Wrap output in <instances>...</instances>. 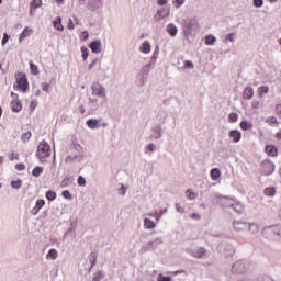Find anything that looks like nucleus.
Here are the masks:
<instances>
[{
    "mask_svg": "<svg viewBox=\"0 0 281 281\" xmlns=\"http://www.w3.org/2000/svg\"><path fill=\"white\" fill-rule=\"evenodd\" d=\"M217 199H223L225 201V207H233L237 214H243V212H245V206H243L240 202H234L229 196L217 195Z\"/></svg>",
    "mask_w": 281,
    "mask_h": 281,
    "instance_id": "f257e3e1",
    "label": "nucleus"
},
{
    "mask_svg": "<svg viewBox=\"0 0 281 281\" xmlns=\"http://www.w3.org/2000/svg\"><path fill=\"white\" fill-rule=\"evenodd\" d=\"M249 269V261L247 260H237L232 266V273L235 276H243V273H247V270Z\"/></svg>",
    "mask_w": 281,
    "mask_h": 281,
    "instance_id": "f03ea898",
    "label": "nucleus"
},
{
    "mask_svg": "<svg viewBox=\"0 0 281 281\" xmlns=\"http://www.w3.org/2000/svg\"><path fill=\"white\" fill-rule=\"evenodd\" d=\"M52 155V148L49 147V144H47L45 140L40 143L37 146L36 157L38 159H45Z\"/></svg>",
    "mask_w": 281,
    "mask_h": 281,
    "instance_id": "7ed1b4c3",
    "label": "nucleus"
},
{
    "mask_svg": "<svg viewBox=\"0 0 281 281\" xmlns=\"http://www.w3.org/2000/svg\"><path fill=\"white\" fill-rule=\"evenodd\" d=\"M15 80H16V87L25 93L27 91L29 82H27V77H25V74L20 72L15 74Z\"/></svg>",
    "mask_w": 281,
    "mask_h": 281,
    "instance_id": "20e7f679",
    "label": "nucleus"
},
{
    "mask_svg": "<svg viewBox=\"0 0 281 281\" xmlns=\"http://www.w3.org/2000/svg\"><path fill=\"white\" fill-rule=\"evenodd\" d=\"M276 170V165L270 160H263L261 162L260 172L261 175H265V177H269V175H273V171Z\"/></svg>",
    "mask_w": 281,
    "mask_h": 281,
    "instance_id": "39448f33",
    "label": "nucleus"
},
{
    "mask_svg": "<svg viewBox=\"0 0 281 281\" xmlns=\"http://www.w3.org/2000/svg\"><path fill=\"white\" fill-rule=\"evenodd\" d=\"M186 251L187 254H190V256H192L193 258L203 259L207 256V249L203 247H199L196 249L187 248Z\"/></svg>",
    "mask_w": 281,
    "mask_h": 281,
    "instance_id": "423d86ee",
    "label": "nucleus"
},
{
    "mask_svg": "<svg viewBox=\"0 0 281 281\" xmlns=\"http://www.w3.org/2000/svg\"><path fill=\"white\" fill-rule=\"evenodd\" d=\"M164 243V239L161 237H158L154 240L148 241L146 245L142 246L140 251L145 254V251L150 250V248L156 249V247H159Z\"/></svg>",
    "mask_w": 281,
    "mask_h": 281,
    "instance_id": "0eeeda50",
    "label": "nucleus"
},
{
    "mask_svg": "<svg viewBox=\"0 0 281 281\" xmlns=\"http://www.w3.org/2000/svg\"><path fill=\"white\" fill-rule=\"evenodd\" d=\"M92 95H97L98 98H106V93L104 92V88L100 82H93L91 85Z\"/></svg>",
    "mask_w": 281,
    "mask_h": 281,
    "instance_id": "6e6552de",
    "label": "nucleus"
},
{
    "mask_svg": "<svg viewBox=\"0 0 281 281\" xmlns=\"http://www.w3.org/2000/svg\"><path fill=\"white\" fill-rule=\"evenodd\" d=\"M11 95L13 98L11 102V110L13 111V113H19L21 109H23V103H21V101L19 100V94L11 92Z\"/></svg>",
    "mask_w": 281,
    "mask_h": 281,
    "instance_id": "1a4fd4ad",
    "label": "nucleus"
},
{
    "mask_svg": "<svg viewBox=\"0 0 281 281\" xmlns=\"http://www.w3.org/2000/svg\"><path fill=\"white\" fill-rule=\"evenodd\" d=\"M199 30V24L196 21L191 20L189 22H186L184 24V34L190 35L192 32H196Z\"/></svg>",
    "mask_w": 281,
    "mask_h": 281,
    "instance_id": "9d476101",
    "label": "nucleus"
},
{
    "mask_svg": "<svg viewBox=\"0 0 281 281\" xmlns=\"http://www.w3.org/2000/svg\"><path fill=\"white\" fill-rule=\"evenodd\" d=\"M248 227H249L248 222H243V221H234L233 222V229H235V232H237V233L247 232Z\"/></svg>",
    "mask_w": 281,
    "mask_h": 281,
    "instance_id": "9b49d317",
    "label": "nucleus"
},
{
    "mask_svg": "<svg viewBox=\"0 0 281 281\" xmlns=\"http://www.w3.org/2000/svg\"><path fill=\"white\" fill-rule=\"evenodd\" d=\"M168 16H170V9L162 8L157 11V13L154 15V19L155 21L159 22L164 19H168Z\"/></svg>",
    "mask_w": 281,
    "mask_h": 281,
    "instance_id": "f8f14e48",
    "label": "nucleus"
},
{
    "mask_svg": "<svg viewBox=\"0 0 281 281\" xmlns=\"http://www.w3.org/2000/svg\"><path fill=\"white\" fill-rule=\"evenodd\" d=\"M92 54H102V41L95 40L89 44Z\"/></svg>",
    "mask_w": 281,
    "mask_h": 281,
    "instance_id": "ddd939ff",
    "label": "nucleus"
},
{
    "mask_svg": "<svg viewBox=\"0 0 281 281\" xmlns=\"http://www.w3.org/2000/svg\"><path fill=\"white\" fill-rule=\"evenodd\" d=\"M225 258H232L234 254H236V249L232 246V244H223L222 246Z\"/></svg>",
    "mask_w": 281,
    "mask_h": 281,
    "instance_id": "4468645a",
    "label": "nucleus"
},
{
    "mask_svg": "<svg viewBox=\"0 0 281 281\" xmlns=\"http://www.w3.org/2000/svg\"><path fill=\"white\" fill-rule=\"evenodd\" d=\"M45 206V200L40 199L36 201L35 206L31 210V214L33 216H36V214H38V212H41V210Z\"/></svg>",
    "mask_w": 281,
    "mask_h": 281,
    "instance_id": "2eb2a0df",
    "label": "nucleus"
},
{
    "mask_svg": "<svg viewBox=\"0 0 281 281\" xmlns=\"http://www.w3.org/2000/svg\"><path fill=\"white\" fill-rule=\"evenodd\" d=\"M229 137L233 139L235 144H238V142L241 139L243 134L238 132L237 130H233L229 132Z\"/></svg>",
    "mask_w": 281,
    "mask_h": 281,
    "instance_id": "dca6fc26",
    "label": "nucleus"
},
{
    "mask_svg": "<svg viewBox=\"0 0 281 281\" xmlns=\"http://www.w3.org/2000/svg\"><path fill=\"white\" fill-rule=\"evenodd\" d=\"M166 31L169 33L171 38H175V36H177V34L179 32V29H177V25L170 23L167 25Z\"/></svg>",
    "mask_w": 281,
    "mask_h": 281,
    "instance_id": "f3484780",
    "label": "nucleus"
},
{
    "mask_svg": "<svg viewBox=\"0 0 281 281\" xmlns=\"http://www.w3.org/2000/svg\"><path fill=\"white\" fill-rule=\"evenodd\" d=\"M155 150H157V145H155V143H149L145 146V155L148 157H153V153H155Z\"/></svg>",
    "mask_w": 281,
    "mask_h": 281,
    "instance_id": "a211bd4d",
    "label": "nucleus"
},
{
    "mask_svg": "<svg viewBox=\"0 0 281 281\" xmlns=\"http://www.w3.org/2000/svg\"><path fill=\"white\" fill-rule=\"evenodd\" d=\"M243 98L244 100H251V98H254V88L250 86L246 87L244 89Z\"/></svg>",
    "mask_w": 281,
    "mask_h": 281,
    "instance_id": "6ab92c4d",
    "label": "nucleus"
},
{
    "mask_svg": "<svg viewBox=\"0 0 281 281\" xmlns=\"http://www.w3.org/2000/svg\"><path fill=\"white\" fill-rule=\"evenodd\" d=\"M266 153H268L269 157H278V147L273 145H267Z\"/></svg>",
    "mask_w": 281,
    "mask_h": 281,
    "instance_id": "aec40b11",
    "label": "nucleus"
},
{
    "mask_svg": "<svg viewBox=\"0 0 281 281\" xmlns=\"http://www.w3.org/2000/svg\"><path fill=\"white\" fill-rule=\"evenodd\" d=\"M53 25L58 32H63L65 30L63 26V18L60 16H57V19L53 22Z\"/></svg>",
    "mask_w": 281,
    "mask_h": 281,
    "instance_id": "412c9836",
    "label": "nucleus"
},
{
    "mask_svg": "<svg viewBox=\"0 0 281 281\" xmlns=\"http://www.w3.org/2000/svg\"><path fill=\"white\" fill-rule=\"evenodd\" d=\"M87 126L89 128H100V121L99 120L89 119L87 121Z\"/></svg>",
    "mask_w": 281,
    "mask_h": 281,
    "instance_id": "4be33fe9",
    "label": "nucleus"
},
{
    "mask_svg": "<svg viewBox=\"0 0 281 281\" xmlns=\"http://www.w3.org/2000/svg\"><path fill=\"white\" fill-rule=\"evenodd\" d=\"M89 260H90V263H91V267H90L89 271H91V269L93 267H95V265H98V254L97 252H91Z\"/></svg>",
    "mask_w": 281,
    "mask_h": 281,
    "instance_id": "5701e85b",
    "label": "nucleus"
},
{
    "mask_svg": "<svg viewBox=\"0 0 281 281\" xmlns=\"http://www.w3.org/2000/svg\"><path fill=\"white\" fill-rule=\"evenodd\" d=\"M140 52L143 54H150V42L145 41L140 46Z\"/></svg>",
    "mask_w": 281,
    "mask_h": 281,
    "instance_id": "b1692460",
    "label": "nucleus"
},
{
    "mask_svg": "<svg viewBox=\"0 0 281 281\" xmlns=\"http://www.w3.org/2000/svg\"><path fill=\"white\" fill-rule=\"evenodd\" d=\"M144 225H145L146 229H155V227H156V224L150 218H145Z\"/></svg>",
    "mask_w": 281,
    "mask_h": 281,
    "instance_id": "393cba45",
    "label": "nucleus"
},
{
    "mask_svg": "<svg viewBox=\"0 0 281 281\" xmlns=\"http://www.w3.org/2000/svg\"><path fill=\"white\" fill-rule=\"evenodd\" d=\"M220 177H221V170H218V168H213L211 170V179L213 181H216Z\"/></svg>",
    "mask_w": 281,
    "mask_h": 281,
    "instance_id": "a878e982",
    "label": "nucleus"
},
{
    "mask_svg": "<svg viewBox=\"0 0 281 281\" xmlns=\"http://www.w3.org/2000/svg\"><path fill=\"white\" fill-rule=\"evenodd\" d=\"M46 258L49 260H56L58 258V251L56 249L52 248L48 254L46 255Z\"/></svg>",
    "mask_w": 281,
    "mask_h": 281,
    "instance_id": "bb28decb",
    "label": "nucleus"
},
{
    "mask_svg": "<svg viewBox=\"0 0 281 281\" xmlns=\"http://www.w3.org/2000/svg\"><path fill=\"white\" fill-rule=\"evenodd\" d=\"M74 183V179L66 177L61 182H60V188H68V186H71Z\"/></svg>",
    "mask_w": 281,
    "mask_h": 281,
    "instance_id": "cd10ccee",
    "label": "nucleus"
},
{
    "mask_svg": "<svg viewBox=\"0 0 281 281\" xmlns=\"http://www.w3.org/2000/svg\"><path fill=\"white\" fill-rule=\"evenodd\" d=\"M266 232H269L270 234H273V236H280L281 228L278 227V226L269 227V228L266 229Z\"/></svg>",
    "mask_w": 281,
    "mask_h": 281,
    "instance_id": "c85d7f7f",
    "label": "nucleus"
},
{
    "mask_svg": "<svg viewBox=\"0 0 281 281\" xmlns=\"http://www.w3.org/2000/svg\"><path fill=\"white\" fill-rule=\"evenodd\" d=\"M241 131H251L252 128V124L247 122V121H243L240 124H239Z\"/></svg>",
    "mask_w": 281,
    "mask_h": 281,
    "instance_id": "c756f323",
    "label": "nucleus"
},
{
    "mask_svg": "<svg viewBox=\"0 0 281 281\" xmlns=\"http://www.w3.org/2000/svg\"><path fill=\"white\" fill-rule=\"evenodd\" d=\"M205 45H216V36L207 35L205 37Z\"/></svg>",
    "mask_w": 281,
    "mask_h": 281,
    "instance_id": "7c9ffc66",
    "label": "nucleus"
},
{
    "mask_svg": "<svg viewBox=\"0 0 281 281\" xmlns=\"http://www.w3.org/2000/svg\"><path fill=\"white\" fill-rule=\"evenodd\" d=\"M21 186H23V180L21 179L11 181V188L14 190H19Z\"/></svg>",
    "mask_w": 281,
    "mask_h": 281,
    "instance_id": "2f4dec72",
    "label": "nucleus"
},
{
    "mask_svg": "<svg viewBox=\"0 0 281 281\" xmlns=\"http://www.w3.org/2000/svg\"><path fill=\"white\" fill-rule=\"evenodd\" d=\"M70 148H71L72 150H76V151L79 153V154H83V153H82L83 148L80 146L79 143L72 142Z\"/></svg>",
    "mask_w": 281,
    "mask_h": 281,
    "instance_id": "473e14b6",
    "label": "nucleus"
},
{
    "mask_svg": "<svg viewBox=\"0 0 281 281\" xmlns=\"http://www.w3.org/2000/svg\"><path fill=\"white\" fill-rule=\"evenodd\" d=\"M30 69H31V74H33V76H38V66H36V64L30 61Z\"/></svg>",
    "mask_w": 281,
    "mask_h": 281,
    "instance_id": "72a5a7b5",
    "label": "nucleus"
},
{
    "mask_svg": "<svg viewBox=\"0 0 281 281\" xmlns=\"http://www.w3.org/2000/svg\"><path fill=\"white\" fill-rule=\"evenodd\" d=\"M258 225L248 223L247 232H251L252 234H258Z\"/></svg>",
    "mask_w": 281,
    "mask_h": 281,
    "instance_id": "f704fd0d",
    "label": "nucleus"
},
{
    "mask_svg": "<svg viewBox=\"0 0 281 281\" xmlns=\"http://www.w3.org/2000/svg\"><path fill=\"white\" fill-rule=\"evenodd\" d=\"M89 106H91L92 111H98V99L90 98Z\"/></svg>",
    "mask_w": 281,
    "mask_h": 281,
    "instance_id": "c9c22d12",
    "label": "nucleus"
},
{
    "mask_svg": "<svg viewBox=\"0 0 281 281\" xmlns=\"http://www.w3.org/2000/svg\"><path fill=\"white\" fill-rule=\"evenodd\" d=\"M150 67H153V63L145 65L140 70L142 74L148 76V74H150Z\"/></svg>",
    "mask_w": 281,
    "mask_h": 281,
    "instance_id": "e433bc0d",
    "label": "nucleus"
},
{
    "mask_svg": "<svg viewBox=\"0 0 281 281\" xmlns=\"http://www.w3.org/2000/svg\"><path fill=\"white\" fill-rule=\"evenodd\" d=\"M263 192L266 196H276V188H266Z\"/></svg>",
    "mask_w": 281,
    "mask_h": 281,
    "instance_id": "4c0bfd02",
    "label": "nucleus"
},
{
    "mask_svg": "<svg viewBox=\"0 0 281 281\" xmlns=\"http://www.w3.org/2000/svg\"><path fill=\"white\" fill-rule=\"evenodd\" d=\"M259 98H262V93H269V86H261L258 88Z\"/></svg>",
    "mask_w": 281,
    "mask_h": 281,
    "instance_id": "58836bf2",
    "label": "nucleus"
},
{
    "mask_svg": "<svg viewBox=\"0 0 281 281\" xmlns=\"http://www.w3.org/2000/svg\"><path fill=\"white\" fill-rule=\"evenodd\" d=\"M33 177H41L43 175V167H35L32 171Z\"/></svg>",
    "mask_w": 281,
    "mask_h": 281,
    "instance_id": "ea45409f",
    "label": "nucleus"
},
{
    "mask_svg": "<svg viewBox=\"0 0 281 281\" xmlns=\"http://www.w3.org/2000/svg\"><path fill=\"white\" fill-rule=\"evenodd\" d=\"M153 131H154V133L157 134V135L155 136V139H161V135H162V133H161V126L158 125V126L154 127Z\"/></svg>",
    "mask_w": 281,
    "mask_h": 281,
    "instance_id": "a19ab883",
    "label": "nucleus"
},
{
    "mask_svg": "<svg viewBox=\"0 0 281 281\" xmlns=\"http://www.w3.org/2000/svg\"><path fill=\"white\" fill-rule=\"evenodd\" d=\"M46 199H47V201H55V199H56V192H54V191H52V190L47 191V192H46Z\"/></svg>",
    "mask_w": 281,
    "mask_h": 281,
    "instance_id": "79ce46f5",
    "label": "nucleus"
},
{
    "mask_svg": "<svg viewBox=\"0 0 281 281\" xmlns=\"http://www.w3.org/2000/svg\"><path fill=\"white\" fill-rule=\"evenodd\" d=\"M41 5H43V0H33L31 2V8L35 9V10H36V8H41Z\"/></svg>",
    "mask_w": 281,
    "mask_h": 281,
    "instance_id": "37998d69",
    "label": "nucleus"
},
{
    "mask_svg": "<svg viewBox=\"0 0 281 281\" xmlns=\"http://www.w3.org/2000/svg\"><path fill=\"white\" fill-rule=\"evenodd\" d=\"M104 278V273L102 271H98L94 273V277L92 278L93 281H100Z\"/></svg>",
    "mask_w": 281,
    "mask_h": 281,
    "instance_id": "c03bdc74",
    "label": "nucleus"
},
{
    "mask_svg": "<svg viewBox=\"0 0 281 281\" xmlns=\"http://www.w3.org/2000/svg\"><path fill=\"white\" fill-rule=\"evenodd\" d=\"M31 137H32V132H26V133H24L22 136H21V139H22V142H30V139H31Z\"/></svg>",
    "mask_w": 281,
    "mask_h": 281,
    "instance_id": "a18cd8bd",
    "label": "nucleus"
},
{
    "mask_svg": "<svg viewBox=\"0 0 281 281\" xmlns=\"http://www.w3.org/2000/svg\"><path fill=\"white\" fill-rule=\"evenodd\" d=\"M81 53L83 60H87V58H89V49L87 48V46L81 47Z\"/></svg>",
    "mask_w": 281,
    "mask_h": 281,
    "instance_id": "49530a36",
    "label": "nucleus"
},
{
    "mask_svg": "<svg viewBox=\"0 0 281 281\" xmlns=\"http://www.w3.org/2000/svg\"><path fill=\"white\" fill-rule=\"evenodd\" d=\"M61 195L64 196V199H67L68 201H71V199H74V196L71 195V192H69V190L63 191Z\"/></svg>",
    "mask_w": 281,
    "mask_h": 281,
    "instance_id": "de8ad7c7",
    "label": "nucleus"
},
{
    "mask_svg": "<svg viewBox=\"0 0 281 281\" xmlns=\"http://www.w3.org/2000/svg\"><path fill=\"white\" fill-rule=\"evenodd\" d=\"M228 120H229V122H238V114L236 112H232L228 115Z\"/></svg>",
    "mask_w": 281,
    "mask_h": 281,
    "instance_id": "09e8293b",
    "label": "nucleus"
},
{
    "mask_svg": "<svg viewBox=\"0 0 281 281\" xmlns=\"http://www.w3.org/2000/svg\"><path fill=\"white\" fill-rule=\"evenodd\" d=\"M29 33H30V29L25 27L20 35V42L23 41V38H27V36L30 35Z\"/></svg>",
    "mask_w": 281,
    "mask_h": 281,
    "instance_id": "8fccbe9b",
    "label": "nucleus"
},
{
    "mask_svg": "<svg viewBox=\"0 0 281 281\" xmlns=\"http://www.w3.org/2000/svg\"><path fill=\"white\" fill-rule=\"evenodd\" d=\"M74 161H78V164H80V161H82L85 159V154H78L72 156Z\"/></svg>",
    "mask_w": 281,
    "mask_h": 281,
    "instance_id": "3c124183",
    "label": "nucleus"
},
{
    "mask_svg": "<svg viewBox=\"0 0 281 281\" xmlns=\"http://www.w3.org/2000/svg\"><path fill=\"white\" fill-rule=\"evenodd\" d=\"M252 5H255V8H262L265 0H252Z\"/></svg>",
    "mask_w": 281,
    "mask_h": 281,
    "instance_id": "603ef678",
    "label": "nucleus"
},
{
    "mask_svg": "<svg viewBox=\"0 0 281 281\" xmlns=\"http://www.w3.org/2000/svg\"><path fill=\"white\" fill-rule=\"evenodd\" d=\"M159 58V48L156 47L155 52L153 53L151 60L153 63H157V59Z\"/></svg>",
    "mask_w": 281,
    "mask_h": 281,
    "instance_id": "864d4df0",
    "label": "nucleus"
},
{
    "mask_svg": "<svg viewBox=\"0 0 281 281\" xmlns=\"http://www.w3.org/2000/svg\"><path fill=\"white\" fill-rule=\"evenodd\" d=\"M78 186H87V179L85 177L79 176L77 180Z\"/></svg>",
    "mask_w": 281,
    "mask_h": 281,
    "instance_id": "5fc2aeb1",
    "label": "nucleus"
},
{
    "mask_svg": "<svg viewBox=\"0 0 281 281\" xmlns=\"http://www.w3.org/2000/svg\"><path fill=\"white\" fill-rule=\"evenodd\" d=\"M158 281H172L171 277H165L164 274L158 276Z\"/></svg>",
    "mask_w": 281,
    "mask_h": 281,
    "instance_id": "6e6d98bb",
    "label": "nucleus"
},
{
    "mask_svg": "<svg viewBox=\"0 0 281 281\" xmlns=\"http://www.w3.org/2000/svg\"><path fill=\"white\" fill-rule=\"evenodd\" d=\"M194 67V63L191 60L184 61V69H192Z\"/></svg>",
    "mask_w": 281,
    "mask_h": 281,
    "instance_id": "4d7b16f0",
    "label": "nucleus"
},
{
    "mask_svg": "<svg viewBox=\"0 0 281 281\" xmlns=\"http://www.w3.org/2000/svg\"><path fill=\"white\" fill-rule=\"evenodd\" d=\"M190 218H192L193 221H201V215L199 213H192L190 215Z\"/></svg>",
    "mask_w": 281,
    "mask_h": 281,
    "instance_id": "13d9d810",
    "label": "nucleus"
},
{
    "mask_svg": "<svg viewBox=\"0 0 281 281\" xmlns=\"http://www.w3.org/2000/svg\"><path fill=\"white\" fill-rule=\"evenodd\" d=\"M42 89H43V91H45L46 93H49V83H47V82H43L42 83Z\"/></svg>",
    "mask_w": 281,
    "mask_h": 281,
    "instance_id": "bf43d9fd",
    "label": "nucleus"
},
{
    "mask_svg": "<svg viewBox=\"0 0 281 281\" xmlns=\"http://www.w3.org/2000/svg\"><path fill=\"white\" fill-rule=\"evenodd\" d=\"M8 41H10V35H8V33H4L2 38V45H5Z\"/></svg>",
    "mask_w": 281,
    "mask_h": 281,
    "instance_id": "052dcab7",
    "label": "nucleus"
},
{
    "mask_svg": "<svg viewBox=\"0 0 281 281\" xmlns=\"http://www.w3.org/2000/svg\"><path fill=\"white\" fill-rule=\"evenodd\" d=\"M176 210L177 212H179L180 214H183L186 212V210L183 207H181V205L179 203H176Z\"/></svg>",
    "mask_w": 281,
    "mask_h": 281,
    "instance_id": "680f3d73",
    "label": "nucleus"
},
{
    "mask_svg": "<svg viewBox=\"0 0 281 281\" xmlns=\"http://www.w3.org/2000/svg\"><path fill=\"white\" fill-rule=\"evenodd\" d=\"M95 65H98V58H94L93 60H92V63L91 64H89V66H88V69H93V67H95Z\"/></svg>",
    "mask_w": 281,
    "mask_h": 281,
    "instance_id": "e2e57ef3",
    "label": "nucleus"
},
{
    "mask_svg": "<svg viewBox=\"0 0 281 281\" xmlns=\"http://www.w3.org/2000/svg\"><path fill=\"white\" fill-rule=\"evenodd\" d=\"M267 122H271V124H278V119L276 116H270L267 119Z\"/></svg>",
    "mask_w": 281,
    "mask_h": 281,
    "instance_id": "0e129e2a",
    "label": "nucleus"
},
{
    "mask_svg": "<svg viewBox=\"0 0 281 281\" xmlns=\"http://www.w3.org/2000/svg\"><path fill=\"white\" fill-rule=\"evenodd\" d=\"M226 41H229L231 43H234V33L227 34L225 36Z\"/></svg>",
    "mask_w": 281,
    "mask_h": 281,
    "instance_id": "69168bd1",
    "label": "nucleus"
},
{
    "mask_svg": "<svg viewBox=\"0 0 281 281\" xmlns=\"http://www.w3.org/2000/svg\"><path fill=\"white\" fill-rule=\"evenodd\" d=\"M16 170H25V165L24 164H18L15 165Z\"/></svg>",
    "mask_w": 281,
    "mask_h": 281,
    "instance_id": "338daca9",
    "label": "nucleus"
},
{
    "mask_svg": "<svg viewBox=\"0 0 281 281\" xmlns=\"http://www.w3.org/2000/svg\"><path fill=\"white\" fill-rule=\"evenodd\" d=\"M74 156H67L66 157V164H74Z\"/></svg>",
    "mask_w": 281,
    "mask_h": 281,
    "instance_id": "774afa93",
    "label": "nucleus"
}]
</instances>
